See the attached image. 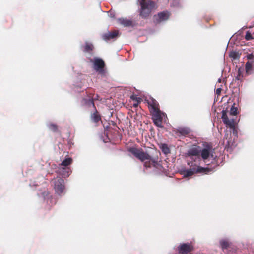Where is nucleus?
Segmentation results:
<instances>
[{
	"instance_id": "obj_1",
	"label": "nucleus",
	"mask_w": 254,
	"mask_h": 254,
	"mask_svg": "<svg viewBox=\"0 0 254 254\" xmlns=\"http://www.w3.org/2000/svg\"><path fill=\"white\" fill-rule=\"evenodd\" d=\"M129 151L135 157L144 162V167L146 168H153L155 170H161L162 168L160 163L159 156L161 153L159 150L153 149L149 152H144L142 149L136 148H130Z\"/></svg>"
},
{
	"instance_id": "obj_2",
	"label": "nucleus",
	"mask_w": 254,
	"mask_h": 254,
	"mask_svg": "<svg viewBox=\"0 0 254 254\" xmlns=\"http://www.w3.org/2000/svg\"><path fill=\"white\" fill-rule=\"evenodd\" d=\"M228 106L230 107V109L229 111V115L235 116V118L229 119L226 113V111L223 110V123H225L227 126L229 127L230 128L234 130L236 125L237 123L236 121V115L237 114V107L235 106L236 104L233 102L230 98L229 99L227 102ZM228 107H226V110H228Z\"/></svg>"
},
{
	"instance_id": "obj_3",
	"label": "nucleus",
	"mask_w": 254,
	"mask_h": 254,
	"mask_svg": "<svg viewBox=\"0 0 254 254\" xmlns=\"http://www.w3.org/2000/svg\"><path fill=\"white\" fill-rule=\"evenodd\" d=\"M140 16L143 18H147L152 11L155 8V3L151 0H148L147 3H140Z\"/></svg>"
},
{
	"instance_id": "obj_4",
	"label": "nucleus",
	"mask_w": 254,
	"mask_h": 254,
	"mask_svg": "<svg viewBox=\"0 0 254 254\" xmlns=\"http://www.w3.org/2000/svg\"><path fill=\"white\" fill-rule=\"evenodd\" d=\"M55 191L59 195L61 194L65 189L64 181L60 177H57L52 180Z\"/></svg>"
},
{
	"instance_id": "obj_5",
	"label": "nucleus",
	"mask_w": 254,
	"mask_h": 254,
	"mask_svg": "<svg viewBox=\"0 0 254 254\" xmlns=\"http://www.w3.org/2000/svg\"><path fill=\"white\" fill-rule=\"evenodd\" d=\"M207 168L198 166L196 168H190V169L185 170L182 172V174L186 177L193 175L195 173H205Z\"/></svg>"
},
{
	"instance_id": "obj_6",
	"label": "nucleus",
	"mask_w": 254,
	"mask_h": 254,
	"mask_svg": "<svg viewBox=\"0 0 254 254\" xmlns=\"http://www.w3.org/2000/svg\"><path fill=\"white\" fill-rule=\"evenodd\" d=\"M152 115V119L154 124L159 127H163L162 125V113L160 110L151 113Z\"/></svg>"
},
{
	"instance_id": "obj_7",
	"label": "nucleus",
	"mask_w": 254,
	"mask_h": 254,
	"mask_svg": "<svg viewBox=\"0 0 254 254\" xmlns=\"http://www.w3.org/2000/svg\"><path fill=\"white\" fill-rule=\"evenodd\" d=\"M169 17V13L167 11L159 12L153 16L154 21L156 23H160L163 21L167 20Z\"/></svg>"
},
{
	"instance_id": "obj_8",
	"label": "nucleus",
	"mask_w": 254,
	"mask_h": 254,
	"mask_svg": "<svg viewBox=\"0 0 254 254\" xmlns=\"http://www.w3.org/2000/svg\"><path fill=\"white\" fill-rule=\"evenodd\" d=\"M223 252L227 254H233L235 251V247L228 240H223Z\"/></svg>"
},
{
	"instance_id": "obj_9",
	"label": "nucleus",
	"mask_w": 254,
	"mask_h": 254,
	"mask_svg": "<svg viewBox=\"0 0 254 254\" xmlns=\"http://www.w3.org/2000/svg\"><path fill=\"white\" fill-rule=\"evenodd\" d=\"M179 252L181 254H188L193 250V246L190 243H183L178 247Z\"/></svg>"
},
{
	"instance_id": "obj_10",
	"label": "nucleus",
	"mask_w": 254,
	"mask_h": 254,
	"mask_svg": "<svg viewBox=\"0 0 254 254\" xmlns=\"http://www.w3.org/2000/svg\"><path fill=\"white\" fill-rule=\"evenodd\" d=\"M201 156L203 160L207 159L212 153V146L211 145L207 144L205 147L200 150Z\"/></svg>"
},
{
	"instance_id": "obj_11",
	"label": "nucleus",
	"mask_w": 254,
	"mask_h": 254,
	"mask_svg": "<svg viewBox=\"0 0 254 254\" xmlns=\"http://www.w3.org/2000/svg\"><path fill=\"white\" fill-rule=\"evenodd\" d=\"M104 61L99 58H96L94 61V68L97 71L102 72L105 66Z\"/></svg>"
},
{
	"instance_id": "obj_12",
	"label": "nucleus",
	"mask_w": 254,
	"mask_h": 254,
	"mask_svg": "<svg viewBox=\"0 0 254 254\" xmlns=\"http://www.w3.org/2000/svg\"><path fill=\"white\" fill-rule=\"evenodd\" d=\"M119 34L118 30H114L112 32H108L102 35V37L103 39L106 41H109L111 39L116 38Z\"/></svg>"
},
{
	"instance_id": "obj_13",
	"label": "nucleus",
	"mask_w": 254,
	"mask_h": 254,
	"mask_svg": "<svg viewBox=\"0 0 254 254\" xmlns=\"http://www.w3.org/2000/svg\"><path fill=\"white\" fill-rule=\"evenodd\" d=\"M148 104L151 113L160 110L159 104L154 99L148 101Z\"/></svg>"
},
{
	"instance_id": "obj_14",
	"label": "nucleus",
	"mask_w": 254,
	"mask_h": 254,
	"mask_svg": "<svg viewBox=\"0 0 254 254\" xmlns=\"http://www.w3.org/2000/svg\"><path fill=\"white\" fill-rule=\"evenodd\" d=\"M71 171L69 167H61L58 169L57 173L65 178L69 176Z\"/></svg>"
},
{
	"instance_id": "obj_15",
	"label": "nucleus",
	"mask_w": 254,
	"mask_h": 254,
	"mask_svg": "<svg viewBox=\"0 0 254 254\" xmlns=\"http://www.w3.org/2000/svg\"><path fill=\"white\" fill-rule=\"evenodd\" d=\"M118 21L119 23L125 27H130V26H134V24L133 22L129 19H127V18H119L118 19Z\"/></svg>"
},
{
	"instance_id": "obj_16",
	"label": "nucleus",
	"mask_w": 254,
	"mask_h": 254,
	"mask_svg": "<svg viewBox=\"0 0 254 254\" xmlns=\"http://www.w3.org/2000/svg\"><path fill=\"white\" fill-rule=\"evenodd\" d=\"M176 133L183 136H186L190 133V130L187 127H179L177 129Z\"/></svg>"
},
{
	"instance_id": "obj_17",
	"label": "nucleus",
	"mask_w": 254,
	"mask_h": 254,
	"mask_svg": "<svg viewBox=\"0 0 254 254\" xmlns=\"http://www.w3.org/2000/svg\"><path fill=\"white\" fill-rule=\"evenodd\" d=\"M83 48L84 52L90 53L94 49V46L92 43L86 42Z\"/></svg>"
},
{
	"instance_id": "obj_18",
	"label": "nucleus",
	"mask_w": 254,
	"mask_h": 254,
	"mask_svg": "<svg viewBox=\"0 0 254 254\" xmlns=\"http://www.w3.org/2000/svg\"><path fill=\"white\" fill-rule=\"evenodd\" d=\"M200 153V150L197 147L190 148L188 152L189 156H197Z\"/></svg>"
},
{
	"instance_id": "obj_19",
	"label": "nucleus",
	"mask_w": 254,
	"mask_h": 254,
	"mask_svg": "<svg viewBox=\"0 0 254 254\" xmlns=\"http://www.w3.org/2000/svg\"><path fill=\"white\" fill-rule=\"evenodd\" d=\"M91 117L92 120L95 123H97L101 120V116L96 109L95 112L91 115Z\"/></svg>"
},
{
	"instance_id": "obj_20",
	"label": "nucleus",
	"mask_w": 254,
	"mask_h": 254,
	"mask_svg": "<svg viewBox=\"0 0 254 254\" xmlns=\"http://www.w3.org/2000/svg\"><path fill=\"white\" fill-rule=\"evenodd\" d=\"M221 106L220 105L215 109V113L218 119V122H219V119L220 120L222 119V110H221Z\"/></svg>"
},
{
	"instance_id": "obj_21",
	"label": "nucleus",
	"mask_w": 254,
	"mask_h": 254,
	"mask_svg": "<svg viewBox=\"0 0 254 254\" xmlns=\"http://www.w3.org/2000/svg\"><path fill=\"white\" fill-rule=\"evenodd\" d=\"M72 163V159L71 158H67L63 160L60 165L64 167H67Z\"/></svg>"
},
{
	"instance_id": "obj_22",
	"label": "nucleus",
	"mask_w": 254,
	"mask_h": 254,
	"mask_svg": "<svg viewBox=\"0 0 254 254\" xmlns=\"http://www.w3.org/2000/svg\"><path fill=\"white\" fill-rule=\"evenodd\" d=\"M160 148L162 151L165 154H167L170 153V148L168 147L166 144H161L160 146Z\"/></svg>"
},
{
	"instance_id": "obj_23",
	"label": "nucleus",
	"mask_w": 254,
	"mask_h": 254,
	"mask_svg": "<svg viewBox=\"0 0 254 254\" xmlns=\"http://www.w3.org/2000/svg\"><path fill=\"white\" fill-rule=\"evenodd\" d=\"M229 57L233 59H237L240 57V54L237 51H231L229 53Z\"/></svg>"
},
{
	"instance_id": "obj_24",
	"label": "nucleus",
	"mask_w": 254,
	"mask_h": 254,
	"mask_svg": "<svg viewBox=\"0 0 254 254\" xmlns=\"http://www.w3.org/2000/svg\"><path fill=\"white\" fill-rule=\"evenodd\" d=\"M83 101L84 104L87 105L88 106H92L94 108H95V105L94 103V101L92 99H84Z\"/></svg>"
},
{
	"instance_id": "obj_25",
	"label": "nucleus",
	"mask_w": 254,
	"mask_h": 254,
	"mask_svg": "<svg viewBox=\"0 0 254 254\" xmlns=\"http://www.w3.org/2000/svg\"><path fill=\"white\" fill-rule=\"evenodd\" d=\"M49 129L53 132H57L58 131V128L57 125L54 124H50L48 126Z\"/></svg>"
},
{
	"instance_id": "obj_26",
	"label": "nucleus",
	"mask_w": 254,
	"mask_h": 254,
	"mask_svg": "<svg viewBox=\"0 0 254 254\" xmlns=\"http://www.w3.org/2000/svg\"><path fill=\"white\" fill-rule=\"evenodd\" d=\"M245 67H246V70L247 72H248L252 69V64L250 62H247L246 63Z\"/></svg>"
},
{
	"instance_id": "obj_27",
	"label": "nucleus",
	"mask_w": 254,
	"mask_h": 254,
	"mask_svg": "<svg viewBox=\"0 0 254 254\" xmlns=\"http://www.w3.org/2000/svg\"><path fill=\"white\" fill-rule=\"evenodd\" d=\"M221 90H222V89H221V88H218L217 89V90L216 91V94L217 95V97L215 98L214 102V105H215L216 102L218 100V96L220 95V94H221Z\"/></svg>"
},
{
	"instance_id": "obj_28",
	"label": "nucleus",
	"mask_w": 254,
	"mask_h": 254,
	"mask_svg": "<svg viewBox=\"0 0 254 254\" xmlns=\"http://www.w3.org/2000/svg\"><path fill=\"white\" fill-rule=\"evenodd\" d=\"M245 39L246 40H250L253 39V37L251 34V33L249 31H247L246 32V35H245Z\"/></svg>"
},
{
	"instance_id": "obj_29",
	"label": "nucleus",
	"mask_w": 254,
	"mask_h": 254,
	"mask_svg": "<svg viewBox=\"0 0 254 254\" xmlns=\"http://www.w3.org/2000/svg\"><path fill=\"white\" fill-rule=\"evenodd\" d=\"M247 58L249 60H251L254 61V51L251 54H249L247 55Z\"/></svg>"
},
{
	"instance_id": "obj_30",
	"label": "nucleus",
	"mask_w": 254,
	"mask_h": 254,
	"mask_svg": "<svg viewBox=\"0 0 254 254\" xmlns=\"http://www.w3.org/2000/svg\"><path fill=\"white\" fill-rule=\"evenodd\" d=\"M131 98L134 100V101H136V102H138V103H140L141 102V98H139V97H137L136 96H132L131 97Z\"/></svg>"
},
{
	"instance_id": "obj_31",
	"label": "nucleus",
	"mask_w": 254,
	"mask_h": 254,
	"mask_svg": "<svg viewBox=\"0 0 254 254\" xmlns=\"http://www.w3.org/2000/svg\"><path fill=\"white\" fill-rule=\"evenodd\" d=\"M217 129L219 132L221 133V130H222V125L221 124V121L220 120V124H218L217 126Z\"/></svg>"
},
{
	"instance_id": "obj_32",
	"label": "nucleus",
	"mask_w": 254,
	"mask_h": 254,
	"mask_svg": "<svg viewBox=\"0 0 254 254\" xmlns=\"http://www.w3.org/2000/svg\"><path fill=\"white\" fill-rule=\"evenodd\" d=\"M146 0H140V4L142 3V2L147 3V1H146Z\"/></svg>"
},
{
	"instance_id": "obj_33",
	"label": "nucleus",
	"mask_w": 254,
	"mask_h": 254,
	"mask_svg": "<svg viewBox=\"0 0 254 254\" xmlns=\"http://www.w3.org/2000/svg\"><path fill=\"white\" fill-rule=\"evenodd\" d=\"M139 103H138V102H137V103H134V104H133V106H134V107H137V106H138V104H139Z\"/></svg>"
},
{
	"instance_id": "obj_34",
	"label": "nucleus",
	"mask_w": 254,
	"mask_h": 254,
	"mask_svg": "<svg viewBox=\"0 0 254 254\" xmlns=\"http://www.w3.org/2000/svg\"><path fill=\"white\" fill-rule=\"evenodd\" d=\"M221 81H222V80H221V78H219V79H218V82H219V83H221Z\"/></svg>"
},
{
	"instance_id": "obj_35",
	"label": "nucleus",
	"mask_w": 254,
	"mask_h": 254,
	"mask_svg": "<svg viewBox=\"0 0 254 254\" xmlns=\"http://www.w3.org/2000/svg\"><path fill=\"white\" fill-rule=\"evenodd\" d=\"M220 244L222 247V242L220 241Z\"/></svg>"
}]
</instances>
